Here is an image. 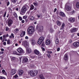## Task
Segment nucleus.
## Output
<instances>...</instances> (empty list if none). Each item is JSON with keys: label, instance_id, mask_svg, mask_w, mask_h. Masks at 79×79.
<instances>
[{"label": "nucleus", "instance_id": "f8f14e48", "mask_svg": "<svg viewBox=\"0 0 79 79\" xmlns=\"http://www.w3.org/2000/svg\"><path fill=\"white\" fill-rule=\"evenodd\" d=\"M26 52L27 53H31L32 52V51L31 49L28 48V47L26 48Z\"/></svg>", "mask_w": 79, "mask_h": 79}, {"label": "nucleus", "instance_id": "5fc2aeb1", "mask_svg": "<svg viewBox=\"0 0 79 79\" xmlns=\"http://www.w3.org/2000/svg\"><path fill=\"white\" fill-rule=\"evenodd\" d=\"M6 12H5L4 15L3 17H5V16H6Z\"/></svg>", "mask_w": 79, "mask_h": 79}, {"label": "nucleus", "instance_id": "39448f33", "mask_svg": "<svg viewBox=\"0 0 79 79\" xmlns=\"http://www.w3.org/2000/svg\"><path fill=\"white\" fill-rule=\"evenodd\" d=\"M13 22L12 20L10 19L9 20L8 22V26L9 27H11V25L12 24H13Z\"/></svg>", "mask_w": 79, "mask_h": 79}, {"label": "nucleus", "instance_id": "7ed1b4c3", "mask_svg": "<svg viewBox=\"0 0 79 79\" xmlns=\"http://www.w3.org/2000/svg\"><path fill=\"white\" fill-rule=\"evenodd\" d=\"M22 45H24L26 48L27 47H29V45H28V43L27 41H23L22 42Z\"/></svg>", "mask_w": 79, "mask_h": 79}, {"label": "nucleus", "instance_id": "37998d69", "mask_svg": "<svg viewBox=\"0 0 79 79\" xmlns=\"http://www.w3.org/2000/svg\"><path fill=\"white\" fill-rule=\"evenodd\" d=\"M0 79H5V78L3 77H1Z\"/></svg>", "mask_w": 79, "mask_h": 79}, {"label": "nucleus", "instance_id": "0eeeda50", "mask_svg": "<svg viewBox=\"0 0 79 79\" xmlns=\"http://www.w3.org/2000/svg\"><path fill=\"white\" fill-rule=\"evenodd\" d=\"M16 73V70L15 69H12L10 71V73L11 75H14Z\"/></svg>", "mask_w": 79, "mask_h": 79}, {"label": "nucleus", "instance_id": "bf43d9fd", "mask_svg": "<svg viewBox=\"0 0 79 79\" xmlns=\"http://www.w3.org/2000/svg\"><path fill=\"white\" fill-rule=\"evenodd\" d=\"M72 40H70L69 41V42L70 43H72Z\"/></svg>", "mask_w": 79, "mask_h": 79}, {"label": "nucleus", "instance_id": "c85d7f7f", "mask_svg": "<svg viewBox=\"0 0 79 79\" xmlns=\"http://www.w3.org/2000/svg\"><path fill=\"white\" fill-rule=\"evenodd\" d=\"M9 35H8V34H7L6 35H3V38H5L6 37H9Z\"/></svg>", "mask_w": 79, "mask_h": 79}, {"label": "nucleus", "instance_id": "393cba45", "mask_svg": "<svg viewBox=\"0 0 79 79\" xmlns=\"http://www.w3.org/2000/svg\"><path fill=\"white\" fill-rule=\"evenodd\" d=\"M57 24L58 26H60L61 24V22H60L58 20L57 21Z\"/></svg>", "mask_w": 79, "mask_h": 79}, {"label": "nucleus", "instance_id": "4468645a", "mask_svg": "<svg viewBox=\"0 0 79 79\" xmlns=\"http://www.w3.org/2000/svg\"><path fill=\"white\" fill-rule=\"evenodd\" d=\"M46 45H48L50 44V41L49 40H47L45 41Z\"/></svg>", "mask_w": 79, "mask_h": 79}, {"label": "nucleus", "instance_id": "de8ad7c7", "mask_svg": "<svg viewBox=\"0 0 79 79\" xmlns=\"http://www.w3.org/2000/svg\"><path fill=\"white\" fill-rule=\"evenodd\" d=\"M8 10L9 11H12V10L11 9V8H10V7H8Z\"/></svg>", "mask_w": 79, "mask_h": 79}, {"label": "nucleus", "instance_id": "9d476101", "mask_svg": "<svg viewBox=\"0 0 79 79\" xmlns=\"http://www.w3.org/2000/svg\"><path fill=\"white\" fill-rule=\"evenodd\" d=\"M65 8L66 10H67V11H70L71 9V7L67 5V4H66Z\"/></svg>", "mask_w": 79, "mask_h": 79}, {"label": "nucleus", "instance_id": "bb28decb", "mask_svg": "<svg viewBox=\"0 0 79 79\" xmlns=\"http://www.w3.org/2000/svg\"><path fill=\"white\" fill-rule=\"evenodd\" d=\"M34 8V6L33 5H31L30 7V10H33Z\"/></svg>", "mask_w": 79, "mask_h": 79}, {"label": "nucleus", "instance_id": "412c9836", "mask_svg": "<svg viewBox=\"0 0 79 79\" xmlns=\"http://www.w3.org/2000/svg\"><path fill=\"white\" fill-rule=\"evenodd\" d=\"M31 44L32 45H34L35 44V40H31Z\"/></svg>", "mask_w": 79, "mask_h": 79}, {"label": "nucleus", "instance_id": "a19ab883", "mask_svg": "<svg viewBox=\"0 0 79 79\" xmlns=\"http://www.w3.org/2000/svg\"><path fill=\"white\" fill-rule=\"evenodd\" d=\"M42 47H44L45 46V43L43 42L42 44Z\"/></svg>", "mask_w": 79, "mask_h": 79}, {"label": "nucleus", "instance_id": "423d86ee", "mask_svg": "<svg viewBox=\"0 0 79 79\" xmlns=\"http://www.w3.org/2000/svg\"><path fill=\"white\" fill-rule=\"evenodd\" d=\"M77 30H78V29H77V28H72L70 30V32L72 33H73V32H77Z\"/></svg>", "mask_w": 79, "mask_h": 79}, {"label": "nucleus", "instance_id": "09e8293b", "mask_svg": "<svg viewBox=\"0 0 79 79\" xmlns=\"http://www.w3.org/2000/svg\"><path fill=\"white\" fill-rule=\"evenodd\" d=\"M6 44V42H3V44L4 45H5V46Z\"/></svg>", "mask_w": 79, "mask_h": 79}, {"label": "nucleus", "instance_id": "a878e982", "mask_svg": "<svg viewBox=\"0 0 79 79\" xmlns=\"http://www.w3.org/2000/svg\"><path fill=\"white\" fill-rule=\"evenodd\" d=\"M30 19L31 20H32V21H34V19H34V18L32 16H30Z\"/></svg>", "mask_w": 79, "mask_h": 79}, {"label": "nucleus", "instance_id": "052dcab7", "mask_svg": "<svg viewBox=\"0 0 79 79\" xmlns=\"http://www.w3.org/2000/svg\"><path fill=\"white\" fill-rule=\"evenodd\" d=\"M54 28L55 29H56L57 28V27L56 25L54 26Z\"/></svg>", "mask_w": 79, "mask_h": 79}, {"label": "nucleus", "instance_id": "ea45409f", "mask_svg": "<svg viewBox=\"0 0 79 79\" xmlns=\"http://www.w3.org/2000/svg\"><path fill=\"white\" fill-rule=\"evenodd\" d=\"M64 26H65V24H64V23H63L62 25V27H63H63H64Z\"/></svg>", "mask_w": 79, "mask_h": 79}, {"label": "nucleus", "instance_id": "680f3d73", "mask_svg": "<svg viewBox=\"0 0 79 79\" xmlns=\"http://www.w3.org/2000/svg\"><path fill=\"white\" fill-rule=\"evenodd\" d=\"M1 50L2 52H3V51H4V49L2 48L1 49Z\"/></svg>", "mask_w": 79, "mask_h": 79}, {"label": "nucleus", "instance_id": "f3484780", "mask_svg": "<svg viewBox=\"0 0 79 79\" xmlns=\"http://www.w3.org/2000/svg\"><path fill=\"white\" fill-rule=\"evenodd\" d=\"M39 30L40 32H43L44 31V27L43 26H40L39 27Z\"/></svg>", "mask_w": 79, "mask_h": 79}, {"label": "nucleus", "instance_id": "b1692460", "mask_svg": "<svg viewBox=\"0 0 79 79\" xmlns=\"http://www.w3.org/2000/svg\"><path fill=\"white\" fill-rule=\"evenodd\" d=\"M39 76L41 79H45V77H44L43 75H40Z\"/></svg>", "mask_w": 79, "mask_h": 79}, {"label": "nucleus", "instance_id": "a211bd4d", "mask_svg": "<svg viewBox=\"0 0 79 79\" xmlns=\"http://www.w3.org/2000/svg\"><path fill=\"white\" fill-rule=\"evenodd\" d=\"M75 21V19L73 18H71L69 19V21L70 22H74Z\"/></svg>", "mask_w": 79, "mask_h": 79}, {"label": "nucleus", "instance_id": "5701e85b", "mask_svg": "<svg viewBox=\"0 0 79 79\" xmlns=\"http://www.w3.org/2000/svg\"><path fill=\"white\" fill-rule=\"evenodd\" d=\"M60 15L61 16H62L63 17H64L65 16V14L64 13L61 12L60 13Z\"/></svg>", "mask_w": 79, "mask_h": 79}, {"label": "nucleus", "instance_id": "7c9ffc66", "mask_svg": "<svg viewBox=\"0 0 79 79\" xmlns=\"http://www.w3.org/2000/svg\"><path fill=\"white\" fill-rule=\"evenodd\" d=\"M59 43V40H58V39H57L56 41V44H58Z\"/></svg>", "mask_w": 79, "mask_h": 79}, {"label": "nucleus", "instance_id": "dca6fc26", "mask_svg": "<svg viewBox=\"0 0 79 79\" xmlns=\"http://www.w3.org/2000/svg\"><path fill=\"white\" fill-rule=\"evenodd\" d=\"M24 73V71H23L22 70H20L19 71V76H21Z\"/></svg>", "mask_w": 79, "mask_h": 79}, {"label": "nucleus", "instance_id": "338daca9", "mask_svg": "<svg viewBox=\"0 0 79 79\" xmlns=\"http://www.w3.org/2000/svg\"><path fill=\"white\" fill-rule=\"evenodd\" d=\"M2 39H3V38L2 37V36H1L0 37V40H2Z\"/></svg>", "mask_w": 79, "mask_h": 79}, {"label": "nucleus", "instance_id": "20e7f679", "mask_svg": "<svg viewBox=\"0 0 79 79\" xmlns=\"http://www.w3.org/2000/svg\"><path fill=\"white\" fill-rule=\"evenodd\" d=\"M17 52L20 54L24 53V50L21 48H19L17 49Z\"/></svg>", "mask_w": 79, "mask_h": 79}, {"label": "nucleus", "instance_id": "473e14b6", "mask_svg": "<svg viewBox=\"0 0 79 79\" xmlns=\"http://www.w3.org/2000/svg\"><path fill=\"white\" fill-rule=\"evenodd\" d=\"M14 77L15 78H18V75L15 74Z\"/></svg>", "mask_w": 79, "mask_h": 79}, {"label": "nucleus", "instance_id": "a18cd8bd", "mask_svg": "<svg viewBox=\"0 0 79 79\" xmlns=\"http://www.w3.org/2000/svg\"><path fill=\"white\" fill-rule=\"evenodd\" d=\"M23 19H26V18H27V16H23Z\"/></svg>", "mask_w": 79, "mask_h": 79}, {"label": "nucleus", "instance_id": "e433bc0d", "mask_svg": "<svg viewBox=\"0 0 79 79\" xmlns=\"http://www.w3.org/2000/svg\"><path fill=\"white\" fill-rule=\"evenodd\" d=\"M34 72L35 73V76H36V75H37V73H38V72H37V70H35L34 71Z\"/></svg>", "mask_w": 79, "mask_h": 79}, {"label": "nucleus", "instance_id": "ddd939ff", "mask_svg": "<svg viewBox=\"0 0 79 79\" xmlns=\"http://www.w3.org/2000/svg\"><path fill=\"white\" fill-rule=\"evenodd\" d=\"M28 61V59L27 57H24L23 58V63H26Z\"/></svg>", "mask_w": 79, "mask_h": 79}, {"label": "nucleus", "instance_id": "3c124183", "mask_svg": "<svg viewBox=\"0 0 79 79\" xmlns=\"http://www.w3.org/2000/svg\"><path fill=\"white\" fill-rule=\"evenodd\" d=\"M9 5H10V2H8L7 3V6H8Z\"/></svg>", "mask_w": 79, "mask_h": 79}, {"label": "nucleus", "instance_id": "1a4fd4ad", "mask_svg": "<svg viewBox=\"0 0 79 79\" xmlns=\"http://www.w3.org/2000/svg\"><path fill=\"white\" fill-rule=\"evenodd\" d=\"M26 10H27V8H26V7L24 6L22 8L21 12L23 13H25L26 11Z\"/></svg>", "mask_w": 79, "mask_h": 79}, {"label": "nucleus", "instance_id": "6e6552de", "mask_svg": "<svg viewBox=\"0 0 79 79\" xmlns=\"http://www.w3.org/2000/svg\"><path fill=\"white\" fill-rule=\"evenodd\" d=\"M73 45L74 47L77 48L79 47V42H75L73 44Z\"/></svg>", "mask_w": 79, "mask_h": 79}, {"label": "nucleus", "instance_id": "58836bf2", "mask_svg": "<svg viewBox=\"0 0 79 79\" xmlns=\"http://www.w3.org/2000/svg\"><path fill=\"white\" fill-rule=\"evenodd\" d=\"M47 55L49 58H50L51 57V56L49 54H47Z\"/></svg>", "mask_w": 79, "mask_h": 79}, {"label": "nucleus", "instance_id": "69168bd1", "mask_svg": "<svg viewBox=\"0 0 79 79\" xmlns=\"http://www.w3.org/2000/svg\"><path fill=\"white\" fill-rule=\"evenodd\" d=\"M36 56H33V58H36Z\"/></svg>", "mask_w": 79, "mask_h": 79}, {"label": "nucleus", "instance_id": "603ef678", "mask_svg": "<svg viewBox=\"0 0 79 79\" xmlns=\"http://www.w3.org/2000/svg\"><path fill=\"white\" fill-rule=\"evenodd\" d=\"M41 49H42L43 51H45V48H44L41 47Z\"/></svg>", "mask_w": 79, "mask_h": 79}, {"label": "nucleus", "instance_id": "f257e3e1", "mask_svg": "<svg viewBox=\"0 0 79 79\" xmlns=\"http://www.w3.org/2000/svg\"><path fill=\"white\" fill-rule=\"evenodd\" d=\"M34 32V28L33 27H30L28 29V32L30 35L33 34Z\"/></svg>", "mask_w": 79, "mask_h": 79}, {"label": "nucleus", "instance_id": "8fccbe9b", "mask_svg": "<svg viewBox=\"0 0 79 79\" xmlns=\"http://www.w3.org/2000/svg\"><path fill=\"white\" fill-rule=\"evenodd\" d=\"M60 48H57V52H59L60 51Z\"/></svg>", "mask_w": 79, "mask_h": 79}, {"label": "nucleus", "instance_id": "864d4df0", "mask_svg": "<svg viewBox=\"0 0 79 79\" xmlns=\"http://www.w3.org/2000/svg\"><path fill=\"white\" fill-rule=\"evenodd\" d=\"M33 4L35 6H37V4L36 3H34Z\"/></svg>", "mask_w": 79, "mask_h": 79}, {"label": "nucleus", "instance_id": "e2e57ef3", "mask_svg": "<svg viewBox=\"0 0 79 79\" xmlns=\"http://www.w3.org/2000/svg\"><path fill=\"white\" fill-rule=\"evenodd\" d=\"M22 23H24V20H23L22 21Z\"/></svg>", "mask_w": 79, "mask_h": 79}, {"label": "nucleus", "instance_id": "4be33fe9", "mask_svg": "<svg viewBox=\"0 0 79 79\" xmlns=\"http://www.w3.org/2000/svg\"><path fill=\"white\" fill-rule=\"evenodd\" d=\"M26 34V32L25 31H23L22 32L21 34L20 35V36L21 37H23Z\"/></svg>", "mask_w": 79, "mask_h": 79}, {"label": "nucleus", "instance_id": "2f4dec72", "mask_svg": "<svg viewBox=\"0 0 79 79\" xmlns=\"http://www.w3.org/2000/svg\"><path fill=\"white\" fill-rule=\"evenodd\" d=\"M11 60H16V58L14 57H11Z\"/></svg>", "mask_w": 79, "mask_h": 79}, {"label": "nucleus", "instance_id": "4c0bfd02", "mask_svg": "<svg viewBox=\"0 0 79 79\" xmlns=\"http://www.w3.org/2000/svg\"><path fill=\"white\" fill-rule=\"evenodd\" d=\"M17 0H12V2L13 3H16Z\"/></svg>", "mask_w": 79, "mask_h": 79}, {"label": "nucleus", "instance_id": "aec40b11", "mask_svg": "<svg viewBox=\"0 0 79 79\" xmlns=\"http://www.w3.org/2000/svg\"><path fill=\"white\" fill-rule=\"evenodd\" d=\"M2 74H4V75H5V76H7V73H6V72L5 70L4 69L2 70Z\"/></svg>", "mask_w": 79, "mask_h": 79}, {"label": "nucleus", "instance_id": "79ce46f5", "mask_svg": "<svg viewBox=\"0 0 79 79\" xmlns=\"http://www.w3.org/2000/svg\"><path fill=\"white\" fill-rule=\"evenodd\" d=\"M8 30H9V28H8V27H6V31H8Z\"/></svg>", "mask_w": 79, "mask_h": 79}, {"label": "nucleus", "instance_id": "2eb2a0df", "mask_svg": "<svg viewBox=\"0 0 79 79\" xmlns=\"http://www.w3.org/2000/svg\"><path fill=\"white\" fill-rule=\"evenodd\" d=\"M34 53L35 54V55H39L40 52L37 49H35L34 50Z\"/></svg>", "mask_w": 79, "mask_h": 79}, {"label": "nucleus", "instance_id": "774afa93", "mask_svg": "<svg viewBox=\"0 0 79 79\" xmlns=\"http://www.w3.org/2000/svg\"><path fill=\"white\" fill-rule=\"evenodd\" d=\"M12 36H9V38H10V39H11V38H12Z\"/></svg>", "mask_w": 79, "mask_h": 79}, {"label": "nucleus", "instance_id": "c9c22d12", "mask_svg": "<svg viewBox=\"0 0 79 79\" xmlns=\"http://www.w3.org/2000/svg\"><path fill=\"white\" fill-rule=\"evenodd\" d=\"M13 53L15 55H18V52H17L16 51H14L13 52Z\"/></svg>", "mask_w": 79, "mask_h": 79}, {"label": "nucleus", "instance_id": "cd10ccee", "mask_svg": "<svg viewBox=\"0 0 79 79\" xmlns=\"http://www.w3.org/2000/svg\"><path fill=\"white\" fill-rule=\"evenodd\" d=\"M7 44L8 45H10V44H11V41H10V40H8L7 41Z\"/></svg>", "mask_w": 79, "mask_h": 79}, {"label": "nucleus", "instance_id": "c756f323", "mask_svg": "<svg viewBox=\"0 0 79 79\" xmlns=\"http://www.w3.org/2000/svg\"><path fill=\"white\" fill-rule=\"evenodd\" d=\"M76 6L78 8H79V2H77V3L76 4Z\"/></svg>", "mask_w": 79, "mask_h": 79}, {"label": "nucleus", "instance_id": "0e129e2a", "mask_svg": "<svg viewBox=\"0 0 79 79\" xmlns=\"http://www.w3.org/2000/svg\"><path fill=\"white\" fill-rule=\"evenodd\" d=\"M31 67L32 68H33V67H34V65H31Z\"/></svg>", "mask_w": 79, "mask_h": 79}, {"label": "nucleus", "instance_id": "72a5a7b5", "mask_svg": "<svg viewBox=\"0 0 79 79\" xmlns=\"http://www.w3.org/2000/svg\"><path fill=\"white\" fill-rule=\"evenodd\" d=\"M47 53H48V54H51L52 53V51H47Z\"/></svg>", "mask_w": 79, "mask_h": 79}, {"label": "nucleus", "instance_id": "c03bdc74", "mask_svg": "<svg viewBox=\"0 0 79 79\" xmlns=\"http://www.w3.org/2000/svg\"><path fill=\"white\" fill-rule=\"evenodd\" d=\"M19 20H20V21L23 20V19L22 18V17H19Z\"/></svg>", "mask_w": 79, "mask_h": 79}, {"label": "nucleus", "instance_id": "13d9d810", "mask_svg": "<svg viewBox=\"0 0 79 79\" xmlns=\"http://www.w3.org/2000/svg\"><path fill=\"white\" fill-rule=\"evenodd\" d=\"M56 8H55L54 9V13H55V12H56Z\"/></svg>", "mask_w": 79, "mask_h": 79}, {"label": "nucleus", "instance_id": "49530a36", "mask_svg": "<svg viewBox=\"0 0 79 79\" xmlns=\"http://www.w3.org/2000/svg\"><path fill=\"white\" fill-rule=\"evenodd\" d=\"M11 35L12 36V38H14V37H15L14 36V34L13 33L11 34Z\"/></svg>", "mask_w": 79, "mask_h": 79}, {"label": "nucleus", "instance_id": "f704fd0d", "mask_svg": "<svg viewBox=\"0 0 79 79\" xmlns=\"http://www.w3.org/2000/svg\"><path fill=\"white\" fill-rule=\"evenodd\" d=\"M14 16H15V17L16 18H17L18 17V16H17V14H16V13H14Z\"/></svg>", "mask_w": 79, "mask_h": 79}, {"label": "nucleus", "instance_id": "4d7b16f0", "mask_svg": "<svg viewBox=\"0 0 79 79\" xmlns=\"http://www.w3.org/2000/svg\"><path fill=\"white\" fill-rule=\"evenodd\" d=\"M29 39V38H28V37L27 36H26L25 37L26 39Z\"/></svg>", "mask_w": 79, "mask_h": 79}, {"label": "nucleus", "instance_id": "9b49d317", "mask_svg": "<svg viewBox=\"0 0 79 79\" xmlns=\"http://www.w3.org/2000/svg\"><path fill=\"white\" fill-rule=\"evenodd\" d=\"M29 73L31 76H32L33 77L35 76V72H34V71H30L29 72Z\"/></svg>", "mask_w": 79, "mask_h": 79}, {"label": "nucleus", "instance_id": "6ab92c4d", "mask_svg": "<svg viewBox=\"0 0 79 79\" xmlns=\"http://www.w3.org/2000/svg\"><path fill=\"white\" fill-rule=\"evenodd\" d=\"M64 59L65 60H67L68 59V54H65L64 55Z\"/></svg>", "mask_w": 79, "mask_h": 79}, {"label": "nucleus", "instance_id": "f03ea898", "mask_svg": "<svg viewBox=\"0 0 79 79\" xmlns=\"http://www.w3.org/2000/svg\"><path fill=\"white\" fill-rule=\"evenodd\" d=\"M44 37H40L38 40V44L40 45L42 43V42H43V40H44Z\"/></svg>", "mask_w": 79, "mask_h": 79}, {"label": "nucleus", "instance_id": "6e6d98bb", "mask_svg": "<svg viewBox=\"0 0 79 79\" xmlns=\"http://www.w3.org/2000/svg\"><path fill=\"white\" fill-rule=\"evenodd\" d=\"M19 31V30L18 29H16V32H18Z\"/></svg>", "mask_w": 79, "mask_h": 79}]
</instances>
